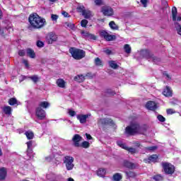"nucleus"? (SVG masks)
Returning a JSON list of instances; mask_svg holds the SVG:
<instances>
[{
    "label": "nucleus",
    "mask_w": 181,
    "mask_h": 181,
    "mask_svg": "<svg viewBox=\"0 0 181 181\" xmlns=\"http://www.w3.org/2000/svg\"><path fill=\"white\" fill-rule=\"evenodd\" d=\"M29 23L34 29H40L45 26L46 19L39 16L36 13L31 14L28 18Z\"/></svg>",
    "instance_id": "obj_1"
},
{
    "label": "nucleus",
    "mask_w": 181,
    "mask_h": 181,
    "mask_svg": "<svg viewBox=\"0 0 181 181\" xmlns=\"http://www.w3.org/2000/svg\"><path fill=\"white\" fill-rule=\"evenodd\" d=\"M127 135H135V134H144V127H140L139 124L134 122L127 127L125 129Z\"/></svg>",
    "instance_id": "obj_2"
},
{
    "label": "nucleus",
    "mask_w": 181,
    "mask_h": 181,
    "mask_svg": "<svg viewBox=\"0 0 181 181\" xmlns=\"http://www.w3.org/2000/svg\"><path fill=\"white\" fill-rule=\"evenodd\" d=\"M69 53H71L73 58L75 60H81V59H84L86 57V52L83 49L71 47L69 49Z\"/></svg>",
    "instance_id": "obj_3"
},
{
    "label": "nucleus",
    "mask_w": 181,
    "mask_h": 181,
    "mask_svg": "<svg viewBox=\"0 0 181 181\" xmlns=\"http://www.w3.org/2000/svg\"><path fill=\"white\" fill-rule=\"evenodd\" d=\"M136 57H137V60H139L140 59H147L148 62H151L152 60L154 62V63L158 60L156 57L151 56V54L149 53V51L146 49H142L140 52H137L136 54Z\"/></svg>",
    "instance_id": "obj_4"
},
{
    "label": "nucleus",
    "mask_w": 181,
    "mask_h": 181,
    "mask_svg": "<svg viewBox=\"0 0 181 181\" xmlns=\"http://www.w3.org/2000/svg\"><path fill=\"white\" fill-rule=\"evenodd\" d=\"M163 169L165 175H173L175 173V165L170 163H162Z\"/></svg>",
    "instance_id": "obj_5"
},
{
    "label": "nucleus",
    "mask_w": 181,
    "mask_h": 181,
    "mask_svg": "<svg viewBox=\"0 0 181 181\" xmlns=\"http://www.w3.org/2000/svg\"><path fill=\"white\" fill-rule=\"evenodd\" d=\"M74 158L71 156H66L64 158V163L66 168V170H73L74 168Z\"/></svg>",
    "instance_id": "obj_6"
},
{
    "label": "nucleus",
    "mask_w": 181,
    "mask_h": 181,
    "mask_svg": "<svg viewBox=\"0 0 181 181\" xmlns=\"http://www.w3.org/2000/svg\"><path fill=\"white\" fill-rule=\"evenodd\" d=\"M117 144L118 146L122 148V149H124L125 151H127L129 153H132V155H134V153H136V148H132V147H128L127 144H125L122 141H117Z\"/></svg>",
    "instance_id": "obj_7"
},
{
    "label": "nucleus",
    "mask_w": 181,
    "mask_h": 181,
    "mask_svg": "<svg viewBox=\"0 0 181 181\" xmlns=\"http://www.w3.org/2000/svg\"><path fill=\"white\" fill-rule=\"evenodd\" d=\"M101 12L105 16H112L114 15V10L108 6H103Z\"/></svg>",
    "instance_id": "obj_8"
},
{
    "label": "nucleus",
    "mask_w": 181,
    "mask_h": 181,
    "mask_svg": "<svg viewBox=\"0 0 181 181\" xmlns=\"http://www.w3.org/2000/svg\"><path fill=\"white\" fill-rule=\"evenodd\" d=\"M35 115L38 119H45V118H46V112L41 107H37L35 110Z\"/></svg>",
    "instance_id": "obj_9"
},
{
    "label": "nucleus",
    "mask_w": 181,
    "mask_h": 181,
    "mask_svg": "<svg viewBox=\"0 0 181 181\" xmlns=\"http://www.w3.org/2000/svg\"><path fill=\"white\" fill-rule=\"evenodd\" d=\"M90 117H91V114L88 113L86 115H78L76 118L80 124H86L87 122V118H90Z\"/></svg>",
    "instance_id": "obj_10"
},
{
    "label": "nucleus",
    "mask_w": 181,
    "mask_h": 181,
    "mask_svg": "<svg viewBox=\"0 0 181 181\" xmlns=\"http://www.w3.org/2000/svg\"><path fill=\"white\" fill-rule=\"evenodd\" d=\"M98 124L99 125H114V121L111 119H100L98 120Z\"/></svg>",
    "instance_id": "obj_11"
},
{
    "label": "nucleus",
    "mask_w": 181,
    "mask_h": 181,
    "mask_svg": "<svg viewBox=\"0 0 181 181\" xmlns=\"http://www.w3.org/2000/svg\"><path fill=\"white\" fill-rule=\"evenodd\" d=\"M172 18H173V22H176V21H177L178 22H180L181 21V16H177V8H176V7L172 8Z\"/></svg>",
    "instance_id": "obj_12"
},
{
    "label": "nucleus",
    "mask_w": 181,
    "mask_h": 181,
    "mask_svg": "<svg viewBox=\"0 0 181 181\" xmlns=\"http://www.w3.org/2000/svg\"><path fill=\"white\" fill-rule=\"evenodd\" d=\"M47 39L48 40V43L52 45L53 42H56V40H57V35H56L54 33H49L47 36Z\"/></svg>",
    "instance_id": "obj_13"
},
{
    "label": "nucleus",
    "mask_w": 181,
    "mask_h": 181,
    "mask_svg": "<svg viewBox=\"0 0 181 181\" xmlns=\"http://www.w3.org/2000/svg\"><path fill=\"white\" fill-rule=\"evenodd\" d=\"M146 107L151 111H155V110L158 108V105H156V103L153 101H148L146 105Z\"/></svg>",
    "instance_id": "obj_14"
},
{
    "label": "nucleus",
    "mask_w": 181,
    "mask_h": 181,
    "mask_svg": "<svg viewBox=\"0 0 181 181\" xmlns=\"http://www.w3.org/2000/svg\"><path fill=\"white\" fill-rule=\"evenodd\" d=\"M123 166H124V168H127L128 169H135V168H136V164L131 163L127 160H124L123 162Z\"/></svg>",
    "instance_id": "obj_15"
},
{
    "label": "nucleus",
    "mask_w": 181,
    "mask_h": 181,
    "mask_svg": "<svg viewBox=\"0 0 181 181\" xmlns=\"http://www.w3.org/2000/svg\"><path fill=\"white\" fill-rule=\"evenodd\" d=\"M73 142H74V146H76V148H78V146H80V141H81V137L80 135L78 134H75L72 139Z\"/></svg>",
    "instance_id": "obj_16"
},
{
    "label": "nucleus",
    "mask_w": 181,
    "mask_h": 181,
    "mask_svg": "<svg viewBox=\"0 0 181 181\" xmlns=\"http://www.w3.org/2000/svg\"><path fill=\"white\" fill-rule=\"evenodd\" d=\"M158 160L157 155H152L148 158L144 159L145 163H151V162H156Z\"/></svg>",
    "instance_id": "obj_17"
},
{
    "label": "nucleus",
    "mask_w": 181,
    "mask_h": 181,
    "mask_svg": "<svg viewBox=\"0 0 181 181\" xmlns=\"http://www.w3.org/2000/svg\"><path fill=\"white\" fill-rule=\"evenodd\" d=\"M163 94L165 97H172V90L169 86H166L163 91Z\"/></svg>",
    "instance_id": "obj_18"
},
{
    "label": "nucleus",
    "mask_w": 181,
    "mask_h": 181,
    "mask_svg": "<svg viewBox=\"0 0 181 181\" xmlns=\"http://www.w3.org/2000/svg\"><path fill=\"white\" fill-rule=\"evenodd\" d=\"M74 80L77 83H83L86 80V76L84 75H77L74 78Z\"/></svg>",
    "instance_id": "obj_19"
},
{
    "label": "nucleus",
    "mask_w": 181,
    "mask_h": 181,
    "mask_svg": "<svg viewBox=\"0 0 181 181\" xmlns=\"http://www.w3.org/2000/svg\"><path fill=\"white\" fill-rule=\"evenodd\" d=\"M6 177V168H0V180H4Z\"/></svg>",
    "instance_id": "obj_20"
},
{
    "label": "nucleus",
    "mask_w": 181,
    "mask_h": 181,
    "mask_svg": "<svg viewBox=\"0 0 181 181\" xmlns=\"http://www.w3.org/2000/svg\"><path fill=\"white\" fill-rule=\"evenodd\" d=\"M26 54L27 56H29V57H30L31 59H35V57H36V54H35V51H33V49H27Z\"/></svg>",
    "instance_id": "obj_21"
},
{
    "label": "nucleus",
    "mask_w": 181,
    "mask_h": 181,
    "mask_svg": "<svg viewBox=\"0 0 181 181\" xmlns=\"http://www.w3.org/2000/svg\"><path fill=\"white\" fill-rule=\"evenodd\" d=\"M108 64L111 69H113L114 70H117L119 67V65L117 64L115 61H109Z\"/></svg>",
    "instance_id": "obj_22"
},
{
    "label": "nucleus",
    "mask_w": 181,
    "mask_h": 181,
    "mask_svg": "<svg viewBox=\"0 0 181 181\" xmlns=\"http://www.w3.org/2000/svg\"><path fill=\"white\" fill-rule=\"evenodd\" d=\"M49 107H50V103L49 102L42 101L39 103L38 107L46 109V108H49Z\"/></svg>",
    "instance_id": "obj_23"
},
{
    "label": "nucleus",
    "mask_w": 181,
    "mask_h": 181,
    "mask_svg": "<svg viewBox=\"0 0 181 181\" xmlns=\"http://www.w3.org/2000/svg\"><path fill=\"white\" fill-rule=\"evenodd\" d=\"M7 32H13V28H12L11 26H8L4 29H2L1 28H0V35H4V33H6Z\"/></svg>",
    "instance_id": "obj_24"
},
{
    "label": "nucleus",
    "mask_w": 181,
    "mask_h": 181,
    "mask_svg": "<svg viewBox=\"0 0 181 181\" xmlns=\"http://www.w3.org/2000/svg\"><path fill=\"white\" fill-rule=\"evenodd\" d=\"M57 85L58 87H60V88H64V87H66V81L62 78H59L57 81Z\"/></svg>",
    "instance_id": "obj_25"
},
{
    "label": "nucleus",
    "mask_w": 181,
    "mask_h": 181,
    "mask_svg": "<svg viewBox=\"0 0 181 181\" xmlns=\"http://www.w3.org/2000/svg\"><path fill=\"white\" fill-rule=\"evenodd\" d=\"M82 15L86 19H90V18L93 17V13L88 9H86Z\"/></svg>",
    "instance_id": "obj_26"
},
{
    "label": "nucleus",
    "mask_w": 181,
    "mask_h": 181,
    "mask_svg": "<svg viewBox=\"0 0 181 181\" xmlns=\"http://www.w3.org/2000/svg\"><path fill=\"white\" fill-rule=\"evenodd\" d=\"M3 111L6 115H11L12 114V107L10 106H4Z\"/></svg>",
    "instance_id": "obj_27"
},
{
    "label": "nucleus",
    "mask_w": 181,
    "mask_h": 181,
    "mask_svg": "<svg viewBox=\"0 0 181 181\" xmlns=\"http://www.w3.org/2000/svg\"><path fill=\"white\" fill-rule=\"evenodd\" d=\"M106 170L104 168H99L97 171V175L100 177H104L105 176Z\"/></svg>",
    "instance_id": "obj_28"
},
{
    "label": "nucleus",
    "mask_w": 181,
    "mask_h": 181,
    "mask_svg": "<svg viewBox=\"0 0 181 181\" xmlns=\"http://www.w3.org/2000/svg\"><path fill=\"white\" fill-rule=\"evenodd\" d=\"M86 7L84 6H78L76 8V11L79 12V13H82L83 15L84 12H86Z\"/></svg>",
    "instance_id": "obj_29"
},
{
    "label": "nucleus",
    "mask_w": 181,
    "mask_h": 181,
    "mask_svg": "<svg viewBox=\"0 0 181 181\" xmlns=\"http://www.w3.org/2000/svg\"><path fill=\"white\" fill-rule=\"evenodd\" d=\"M175 27L177 32V33L181 36V25L179 23L175 22Z\"/></svg>",
    "instance_id": "obj_30"
},
{
    "label": "nucleus",
    "mask_w": 181,
    "mask_h": 181,
    "mask_svg": "<svg viewBox=\"0 0 181 181\" xmlns=\"http://www.w3.org/2000/svg\"><path fill=\"white\" fill-rule=\"evenodd\" d=\"M121 179H122V175L119 173H115L113 175V180L115 181H119Z\"/></svg>",
    "instance_id": "obj_31"
},
{
    "label": "nucleus",
    "mask_w": 181,
    "mask_h": 181,
    "mask_svg": "<svg viewBox=\"0 0 181 181\" xmlns=\"http://www.w3.org/2000/svg\"><path fill=\"white\" fill-rule=\"evenodd\" d=\"M124 50L125 52V53H127V54H129L131 53V46H129V45L126 44L124 46Z\"/></svg>",
    "instance_id": "obj_32"
},
{
    "label": "nucleus",
    "mask_w": 181,
    "mask_h": 181,
    "mask_svg": "<svg viewBox=\"0 0 181 181\" xmlns=\"http://www.w3.org/2000/svg\"><path fill=\"white\" fill-rule=\"evenodd\" d=\"M109 25H110V28L113 29V30H118V25L115 24V22L114 21L110 22Z\"/></svg>",
    "instance_id": "obj_33"
},
{
    "label": "nucleus",
    "mask_w": 181,
    "mask_h": 181,
    "mask_svg": "<svg viewBox=\"0 0 181 181\" xmlns=\"http://www.w3.org/2000/svg\"><path fill=\"white\" fill-rule=\"evenodd\" d=\"M153 180L155 181H162L163 180V176L162 175H156L153 177Z\"/></svg>",
    "instance_id": "obj_34"
},
{
    "label": "nucleus",
    "mask_w": 181,
    "mask_h": 181,
    "mask_svg": "<svg viewBox=\"0 0 181 181\" xmlns=\"http://www.w3.org/2000/svg\"><path fill=\"white\" fill-rule=\"evenodd\" d=\"M25 136H27L28 139H33V132L28 131L25 133Z\"/></svg>",
    "instance_id": "obj_35"
},
{
    "label": "nucleus",
    "mask_w": 181,
    "mask_h": 181,
    "mask_svg": "<svg viewBox=\"0 0 181 181\" xmlns=\"http://www.w3.org/2000/svg\"><path fill=\"white\" fill-rule=\"evenodd\" d=\"M125 174L128 177H135L136 174L132 171H125Z\"/></svg>",
    "instance_id": "obj_36"
},
{
    "label": "nucleus",
    "mask_w": 181,
    "mask_h": 181,
    "mask_svg": "<svg viewBox=\"0 0 181 181\" xmlns=\"http://www.w3.org/2000/svg\"><path fill=\"white\" fill-rule=\"evenodd\" d=\"M9 105H15L16 104H18V100L15 98H12L8 100Z\"/></svg>",
    "instance_id": "obj_37"
},
{
    "label": "nucleus",
    "mask_w": 181,
    "mask_h": 181,
    "mask_svg": "<svg viewBox=\"0 0 181 181\" xmlns=\"http://www.w3.org/2000/svg\"><path fill=\"white\" fill-rule=\"evenodd\" d=\"M30 78L32 80V81H33V83H37V81H39V76L37 75L30 76Z\"/></svg>",
    "instance_id": "obj_38"
},
{
    "label": "nucleus",
    "mask_w": 181,
    "mask_h": 181,
    "mask_svg": "<svg viewBox=\"0 0 181 181\" xmlns=\"http://www.w3.org/2000/svg\"><path fill=\"white\" fill-rule=\"evenodd\" d=\"M68 114L70 117H75V115H77V112H76V111H74L71 109H69L68 110Z\"/></svg>",
    "instance_id": "obj_39"
},
{
    "label": "nucleus",
    "mask_w": 181,
    "mask_h": 181,
    "mask_svg": "<svg viewBox=\"0 0 181 181\" xmlns=\"http://www.w3.org/2000/svg\"><path fill=\"white\" fill-rule=\"evenodd\" d=\"M95 66H103V62L101 61V59L98 57H97L95 59Z\"/></svg>",
    "instance_id": "obj_40"
},
{
    "label": "nucleus",
    "mask_w": 181,
    "mask_h": 181,
    "mask_svg": "<svg viewBox=\"0 0 181 181\" xmlns=\"http://www.w3.org/2000/svg\"><path fill=\"white\" fill-rule=\"evenodd\" d=\"M94 2L96 6H101V5H104V1L103 0H94Z\"/></svg>",
    "instance_id": "obj_41"
},
{
    "label": "nucleus",
    "mask_w": 181,
    "mask_h": 181,
    "mask_svg": "<svg viewBox=\"0 0 181 181\" xmlns=\"http://www.w3.org/2000/svg\"><path fill=\"white\" fill-rule=\"evenodd\" d=\"M105 39V40H108V41L114 40V39H115V35H111L110 34H107V35Z\"/></svg>",
    "instance_id": "obj_42"
},
{
    "label": "nucleus",
    "mask_w": 181,
    "mask_h": 181,
    "mask_svg": "<svg viewBox=\"0 0 181 181\" xmlns=\"http://www.w3.org/2000/svg\"><path fill=\"white\" fill-rule=\"evenodd\" d=\"M81 35H82L83 37L88 40V36L90 35V33H88L87 31H82Z\"/></svg>",
    "instance_id": "obj_43"
},
{
    "label": "nucleus",
    "mask_w": 181,
    "mask_h": 181,
    "mask_svg": "<svg viewBox=\"0 0 181 181\" xmlns=\"http://www.w3.org/2000/svg\"><path fill=\"white\" fill-rule=\"evenodd\" d=\"M145 149H146V151H156V149H158V146H152L150 147H146Z\"/></svg>",
    "instance_id": "obj_44"
},
{
    "label": "nucleus",
    "mask_w": 181,
    "mask_h": 181,
    "mask_svg": "<svg viewBox=\"0 0 181 181\" xmlns=\"http://www.w3.org/2000/svg\"><path fill=\"white\" fill-rule=\"evenodd\" d=\"M82 148H90V143L88 141H83L81 144Z\"/></svg>",
    "instance_id": "obj_45"
},
{
    "label": "nucleus",
    "mask_w": 181,
    "mask_h": 181,
    "mask_svg": "<svg viewBox=\"0 0 181 181\" xmlns=\"http://www.w3.org/2000/svg\"><path fill=\"white\" fill-rule=\"evenodd\" d=\"M97 39V37L95 35L89 33V35L88 37V40H95Z\"/></svg>",
    "instance_id": "obj_46"
},
{
    "label": "nucleus",
    "mask_w": 181,
    "mask_h": 181,
    "mask_svg": "<svg viewBox=\"0 0 181 181\" xmlns=\"http://www.w3.org/2000/svg\"><path fill=\"white\" fill-rule=\"evenodd\" d=\"M163 77H165L166 80H172V76L169 75V74H168L167 72L163 73Z\"/></svg>",
    "instance_id": "obj_47"
},
{
    "label": "nucleus",
    "mask_w": 181,
    "mask_h": 181,
    "mask_svg": "<svg viewBox=\"0 0 181 181\" xmlns=\"http://www.w3.org/2000/svg\"><path fill=\"white\" fill-rule=\"evenodd\" d=\"M87 23H88V21L84 19L81 21V25L82 26V28H86V26H87Z\"/></svg>",
    "instance_id": "obj_48"
},
{
    "label": "nucleus",
    "mask_w": 181,
    "mask_h": 181,
    "mask_svg": "<svg viewBox=\"0 0 181 181\" xmlns=\"http://www.w3.org/2000/svg\"><path fill=\"white\" fill-rule=\"evenodd\" d=\"M108 33H107L106 31H100V35L102 37H104V39H105V37H107Z\"/></svg>",
    "instance_id": "obj_49"
},
{
    "label": "nucleus",
    "mask_w": 181,
    "mask_h": 181,
    "mask_svg": "<svg viewBox=\"0 0 181 181\" xmlns=\"http://www.w3.org/2000/svg\"><path fill=\"white\" fill-rule=\"evenodd\" d=\"M18 54H19L21 57H23V56H25V55L26 54V51L24 50V49H20V50L18 51Z\"/></svg>",
    "instance_id": "obj_50"
},
{
    "label": "nucleus",
    "mask_w": 181,
    "mask_h": 181,
    "mask_svg": "<svg viewBox=\"0 0 181 181\" xmlns=\"http://www.w3.org/2000/svg\"><path fill=\"white\" fill-rule=\"evenodd\" d=\"M157 118H158V121H160V122H165V117L163 116H162L161 115H158Z\"/></svg>",
    "instance_id": "obj_51"
},
{
    "label": "nucleus",
    "mask_w": 181,
    "mask_h": 181,
    "mask_svg": "<svg viewBox=\"0 0 181 181\" xmlns=\"http://www.w3.org/2000/svg\"><path fill=\"white\" fill-rule=\"evenodd\" d=\"M106 93L108 95H114L115 94V92H114V90H111V89H107L106 90Z\"/></svg>",
    "instance_id": "obj_52"
},
{
    "label": "nucleus",
    "mask_w": 181,
    "mask_h": 181,
    "mask_svg": "<svg viewBox=\"0 0 181 181\" xmlns=\"http://www.w3.org/2000/svg\"><path fill=\"white\" fill-rule=\"evenodd\" d=\"M51 19H52V21H57V19H59V16H57L56 14H52Z\"/></svg>",
    "instance_id": "obj_53"
},
{
    "label": "nucleus",
    "mask_w": 181,
    "mask_h": 181,
    "mask_svg": "<svg viewBox=\"0 0 181 181\" xmlns=\"http://www.w3.org/2000/svg\"><path fill=\"white\" fill-rule=\"evenodd\" d=\"M66 25L67 28H69V29H74V24L71 23H66Z\"/></svg>",
    "instance_id": "obj_54"
},
{
    "label": "nucleus",
    "mask_w": 181,
    "mask_h": 181,
    "mask_svg": "<svg viewBox=\"0 0 181 181\" xmlns=\"http://www.w3.org/2000/svg\"><path fill=\"white\" fill-rule=\"evenodd\" d=\"M141 4H142L144 8H146L148 6V0H141Z\"/></svg>",
    "instance_id": "obj_55"
},
{
    "label": "nucleus",
    "mask_w": 181,
    "mask_h": 181,
    "mask_svg": "<svg viewBox=\"0 0 181 181\" xmlns=\"http://www.w3.org/2000/svg\"><path fill=\"white\" fill-rule=\"evenodd\" d=\"M37 47H43V46H45V43H43L42 41H37Z\"/></svg>",
    "instance_id": "obj_56"
},
{
    "label": "nucleus",
    "mask_w": 181,
    "mask_h": 181,
    "mask_svg": "<svg viewBox=\"0 0 181 181\" xmlns=\"http://www.w3.org/2000/svg\"><path fill=\"white\" fill-rule=\"evenodd\" d=\"M104 53H105L106 54H111V53H112V52L111 51V49H105L103 50Z\"/></svg>",
    "instance_id": "obj_57"
},
{
    "label": "nucleus",
    "mask_w": 181,
    "mask_h": 181,
    "mask_svg": "<svg viewBox=\"0 0 181 181\" xmlns=\"http://www.w3.org/2000/svg\"><path fill=\"white\" fill-rule=\"evenodd\" d=\"M167 114H169V115L175 114V110H173V109H168Z\"/></svg>",
    "instance_id": "obj_58"
},
{
    "label": "nucleus",
    "mask_w": 181,
    "mask_h": 181,
    "mask_svg": "<svg viewBox=\"0 0 181 181\" xmlns=\"http://www.w3.org/2000/svg\"><path fill=\"white\" fill-rule=\"evenodd\" d=\"M23 63L27 69L29 68V63L28 62V60L23 59Z\"/></svg>",
    "instance_id": "obj_59"
},
{
    "label": "nucleus",
    "mask_w": 181,
    "mask_h": 181,
    "mask_svg": "<svg viewBox=\"0 0 181 181\" xmlns=\"http://www.w3.org/2000/svg\"><path fill=\"white\" fill-rule=\"evenodd\" d=\"M27 146H28V150L32 148V141H29L27 142Z\"/></svg>",
    "instance_id": "obj_60"
},
{
    "label": "nucleus",
    "mask_w": 181,
    "mask_h": 181,
    "mask_svg": "<svg viewBox=\"0 0 181 181\" xmlns=\"http://www.w3.org/2000/svg\"><path fill=\"white\" fill-rule=\"evenodd\" d=\"M133 144H134V146H136V148H141V143H140V142L135 141L134 143H133Z\"/></svg>",
    "instance_id": "obj_61"
},
{
    "label": "nucleus",
    "mask_w": 181,
    "mask_h": 181,
    "mask_svg": "<svg viewBox=\"0 0 181 181\" xmlns=\"http://www.w3.org/2000/svg\"><path fill=\"white\" fill-rule=\"evenodd\" d=\"M62 15L64 16V18H69V16H70V15H69V13L66 11H62Z\"/></svg>",
    "instance_id": "obj_62"
},
{
    "label": "nucleus",
    "mask_w": 181,
    "mask_h": 181,
    "mask_svg": "<svg viewBox=\"0 0 181 181\" xmlns=\"http://www.w3.org/2000/svg\"><path fill=\"white\" fill-rule=\"evenodd\" d=\"M86 136L87 138V139H93V137L91 136V135L88 134H86Z\"/></svg>",
    "instance_id": "obj_63"
},
{
    "label": "nucleus",
    "mask_w": 181,
    "mask_h": 181,
    "mask_svg": "<svg viewBox=\"0 0 181 181\" xmlns=\"http://www.w3.org/2000/svg\"><path fill=\"white\" fill-rule=\"evenodd\" d=\"M45 159H46V160H48V162H50V160H52V159H53V157H46Z\"/></svg>",
    "instance_id": "obj_64"
}]
</instances>
